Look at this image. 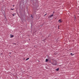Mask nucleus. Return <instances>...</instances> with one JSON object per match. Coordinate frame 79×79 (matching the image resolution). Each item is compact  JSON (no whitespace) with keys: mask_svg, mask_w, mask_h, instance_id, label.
Returning <instances> with one entry per match:
<instances>
[{"mask_svg":"<svg viewBox=\"0 0 79 79\" xmlns=\"http://www.w3.org/2000/svg\"><path fill=\"white\" fill-rule=\"evenodd\" d=\"M58 22H59V23H62V21L61 20V19H60L59 20Z\"/></svg>","mask_w":79,"mask_h":79,"instance_id":"nucleus-1","label":"nucleus"},{"mask_svg":"<svg viewBox=\"0 0 79 79\" xmlns=\"http://www.w3.org/2000/svg\"><path fill=\"white\" fill-rule=\"evenodd\" d=\"M52 64H53V65H56L57 64L56 63H52Z\"/></svg>","mask_w":79,"mask_h":79,"instance_id":"nucleus-2","label":"nucleus"},{"mask_svg":"<svg viewBox=\"0 0 79 79\" xmlns=\"http://www.w3.org/2000/svg\"><path fill=\"white\" fill-rule=\"evenodd\" d=\"M53 14L51 15V16H49V18H52V17H53Z\"/></svg>","mask_w":79,"mask_h":79,"instance_id":"nucleus-3","label":"nucleus"},{"mask_svg":"<svg viewBox=\"0 0 79 79\" xmlns=\"http://www.w3.org/2000/svg\"><path fill=\"white\" fill-rule=\"evenodd\" d=\"M48 61V59H46V60H45L46 62H47V61Z\"/></svg>","mask_w":79,"mask_h":79,"instance_id":"nucleus-4","label":"nucleus"},{"mask_svg":"<svg viewBox=\"0 0 79 79\" xmlns=\"http://www.w3.org/2000/svg\"><path fill=\"white\" fill-rule=\"evenodd\" d=\"M14 37V36L13 35H12L10 36V37L11 38H12V37Z\"/></svg>","mask_w":79,"mask_h":79,"instance_id":"nucleus-5","label":"nucleus"},{"mask_svg":"<svg viewBox=\"0 0 79 79\" xmlns=\"http://www.w3.org/2000/svg\"><path fill=\"white\" fill-rule=\"evenodd\" d=\"M56 70L57 71H59V68H57Z\"/></svg>","mask_w":79,"mask_h":79,"instance_id":"nucleus-6","label":"nucleus"},{"mask_svg":"<svg viewBox=\"0 0 79 79\" xmlns=\"http://www.w3.org/2000/svg\"><path fill=\"white\" fill-rule=\"evenodd\" d=\"M29 58H27V59H26V61H27V60H29Z\"/></svg>","mask_w":79,"mask_h":79,"instance_id":"nucleus-7","label":"nucleus"},{"mask_svg":"<svg viewBox=\"0 0 79 79\" xmlns=\"http://www.w3.org/2000/svg\"><path fill=\"white\" fill-rule=\"evenodd\" d=\"M70 54H71V55H72V56H73V55H74V54L72 55L73 54H72V53H71Z\"/></svg>","mask_w":79,"mask_h":79,"instance_id":"nucleus-8","label":"nucleus"},{"mask_svg":"<svg viewBox=\"0 0 79 79\" xmlns=\"http://www.w3.org/2000/svg\"><path fill=\"white\" fill-rule=\"evenodd\" d=\"M31 18H32V15H31Z\"/></svg>","mask_w":79,"mask_h":79,"instance_id":"nucleus-9","label":"nucleus"},{"mask_svg":"<svg viewBox=\"0 0 79 79\" xmlns=\"http://www.w3.org/2000/svg\"><path fill=\"white\" fill-rule=\"evenodd\" d=\"M12 15L14 16H15V14H12Z\"/></svg>","mask_w":79,"mask_h":79,"instance_id":"nucleus-10","label":"nucleus"},{"mask_svg":"<svg viewBox=\"0 0 79 79\" xmlns=\"http://www.w3.org/2000/svg\"><path fill=\"white\" fill-rule=\"evenodd\" d=\"M11 10H14V9H11Z\"/></svg>","mask_w":79,"mask_h":79,"instance_id":"nucleus-11","label":"nucleus"},{"mask_svg":"<svg viewBox=\"0 0 79 79\" xmlns=\"http://www.w3.org/2000/svg\"><path fill=\"white\" fill-rule=\"evenodd\" d=\"M54 13H55V12H53V14H54Z\"/></svg>","mask_w":79,"mask_h":79,"instance_id":"nucleus-12","label":"nucleus"},{"mask_svg":"<svg viewBox=\"0 0 79 79\" xmlns=\"http://www.w3.org/2000/svg\"><path fill=\"white\" fill-rule=\"evenodd\" d=\"M13 7H14V6H15V5H13Z\"/></svg>","mask_w":79,"mask_h":79,"instance_id":"nucleus-13","label":"nucleus"},{"mask_svg":"<svg viewBox=\"0 0 79 79\" xmlns=\"http://www.w3.org/2000/svg\"><path fill=\"white\" fill-rule=\"evenodd\" d=\"M58 29H60V28H59V26H58Z\"/></svg>","mask_w":79,"mask_h":79,"instance_id":"nucleus-14","label":"nucleus"},{"mask_svg":"<svg viewBox=\"0 0 79 79\" xmlns=\"http://www.w3.org/2000/svg\"><path fill=\"white\" fill-rule=\"evenodd\" d=\"M45 15H46V14H45Z\"/></svg>","mask_w":79,"mask_h":79,"instance_id":"nucleus-15","label":"nucleus"},{"mask_svg":"<svg viewBox=\"0 0 79 79\" xmlns=\"http://www.w3.org/2000/svg\"><path fill=\"white\" fill-rule=\"evenodd\" d=\"M10 54H11V53H10Z\"/></svg>","mask_w":79,"mask_h":79,"instance_id":"nucleus-16","label":"nucleus"}]
</instances>
